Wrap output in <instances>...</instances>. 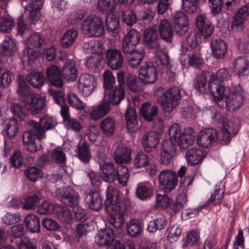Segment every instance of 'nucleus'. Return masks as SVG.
Returning a JSON list of instances; mask_svg holds the SVG:
<instances>
[{
  "label": "nucleus",
  "instance_id": "72a5a7b5",
  "mask_svg": "<svg viewBox=\"0 0 249 249\" xmlns=\"http://www.w3.org/2000/svg\"><path fill=\"white\" fill-rule=\"evenodd\" d=\"M99 126L104 135L107 137H110L115 132L116 121L113 118L107 117L101 121Z\"/></svg>",
  "mask_w": 249,
  "mask_h": 249
},
{
  "label": "nucleus",
  "instance_id": "c85d7f7f",
  "mask_svg": "<svg viewBox=\"0 0 249 249\" xmlns=\"http://www.w3.org/2000/svg\"><path fill=\"white\" fill-rule=\"evenodd\" d=\"M194 131L190 127L184 129L182 135H180L179 138L176 142H177L179 146L183 149H186L193 144L194 142Z\"/></svg>",
  "mask_w": 249,
  "mask_h": 249
},
{
  "label": "nucleus",
  "instance_id": "0eeeda50",
  "mask_svg": "<svg viewBox=\"0 0 249 249\" xmlns=\"http://www.w3.org/2000/svg\"><path fill=\"white\" fill-rule=\"evenodd\" d=\"M123 202L125 207H126V199L121 197L119 190L110 185L108 186L106 191V199L105 202L106 210L119 209Z\"/></svg>",
  "mask_w": 249,
  "mask_h": 249
},
{
  "label": "nucleus",
  "instance_id": "c9c22d12",
  "mask_svg": "<svg viewBox=\"0 0 249 249\" xmlns=\"http://www.w3.org/2000/svg\"><path fill=\"white\" fill-rule=\"evenodd\" d=\"M213 55L217 59H223L227 53V45L221 39L213 40L211 44Z\"/></svg>",
  "mask_w": 249,
  "mask_h": 249
},
{
  "label": "nucleus",
  "instance_id": "ddd939ff",
  "mask_svg": "<svg viewBox=\"0 0 249 249\" xmlns=\"http://www.w3.org/2000/svg\"><path fill=\"white\" fill-rule=\"evenodd\" d=\"M121 205L119 209L106 210L110 223L116 229L121 228L124 224V215L127 211L123 202Z\"/></svg>",
  "mask_w": 249,
  "mask_h": 249
},
{
  "label": "nucleus",
  "instance_id": "0e129e2a",
  "mask_svg": "<svg viewBox=\"0 0 249 249\" xmlns=\"http://www.w3.org/2000/svg\"><path fill=\"white\" fill-rule=\"evenodd\" d=\"M103 77L104 88L105 91L111 89L114 87L115 78L110 71H106L103 73Z\"/></svg>",
  "mask_w": 249,
  "mask_h": 249
},
{
  "label": "nucleus",
  "instance_id": "774afa93",
  "mask_svg": "<svg viewBox=\"0 0 249 249\" xmlns=\"http://www.w3.org/2000/svg\"><path fill=\"white\" fill-rule=\"evenodd\" d=\"M48 93L53 97L57 104L61 105L65 103V94L63 91L50 89H48Z\"/></svg>",
  "mask_w": 249,
  "mask_h": 249
},
{
  "label": "nucleus",
  "instance_id": "f3484780",
  "mask_svg": "<svg viewBox=\"0 0 249 249\" xmlns=\"http://www.w3.org/2000/svg\"><path fill=\"white\" fill-rule=\"evenodd\" d=\"M218 139V132L213 128H207L201 131L198 134L197 142L199 146L208 147Z\"/></svg>",
  "mask_w": 249,
  "mask_h": 249
},
{
  "label": "nucleus",
  "instance_id": "69168bd1",
  "mask_svg": "<svg viewBox=\"0 0 249 249\" xmlns=\"http://www.w3.org/2000/svg\"><path fill=\"white\" fill-rule=\"evenodd\" d=\"M54 211V206L52 203L44 201L38 206L37 212L41 214H50Z\"/></svg>",
  "mask_w": 249,
  "mask_h": 249
},
{
  "label": "nucleus",
  "instance_id": "a878e982",
  "mask_svg": "<svg viewBox=\"0 0 249 249\" xmlns=\"http://www.w3.org/2000/svg\"><path fill=\"white\" fill-rule=\"evenodd\" d=\"M125 96V91L123 88L115 87L111 89L107 90L104 94L105 100H107L113 105L119 104Z\"/></svg>",
  "mask_w": 249,
  "mask_h": 249
},
{
  "label": "nucleus",
  "instance_id": "58836bf2",
  "mask_svg": "<svg viewBox=\"0 0 249 249\" xmlns=\"http://www.w3.org/2000/svg\"><path fill=\"white\" fill-rule=\"evenodd\" d=\"M106 29L114 37L117 36L120 30L119 20L116 16L109 14L106 19Z\"/></svg>",
  "mask_w": 249,
  "mask_h": 249
},
{
  "label": "nucleus",
  "instance_id": "4c0bfd02",
  "mask_svg": "<svg viewBox=\"0 0 249 249\" xmlns=\"http://www.w3.org/2000/svg\"><path fill=\"white\" fill-rule=\"evenodd\" d=\"M101 170L102 178L105 181L112 183L116 179V171L112 163H105L102 165Z\"/></svg>",
  "mask_w": 249,
  "mask_h": 249
},
{
  "label": "nucleus",
  "instance_id": "c03bdc74",
  "mask_svg": "<svg viewBox=\"0 0 249 249\" xmlns=\"http://www.w3.org/2000/svg\"><path fill=\"white\" fill-rule=\"evenodd\" d=\"M56 215L63 223H69L72 219L71 210L66 206H58L56 209Z\"/></svg>",
  "mask_w": 249,
  "mask_h": 249
},
{
  "label": "nucleus",
  "instance_id": "1a4fd4ad",
  "mask_svg": "<svg viewBox=\"0 0 249 249\" xmlns=\"http://www.w3.org/2000/svg\"><path fill=\"white\" fill-rule=\"evenodd\" d=\"M22 5L24 7L25 13L18 18V33L23 36L29 32L31 23V1L21 0Z\"/></svg>",
  "mask_w": 249,
  "mask_h": 249
},
{
  "label": "nucleus",
  "instance_id": "a18cd8bd",
  "mask_svg": "<svg viewBox=\"0 0 249 249\" xmlns=\"http://www.w3.org/2000/svg\"><path fill=\"white\" fill-rule=\"evenodd\" d=\"M194 86L197 91L201 93H205L207 92L208 86L207 84L206 73L201 72L196 75L194 81Z\"/></svg>",
  "mask_w": 249,
  "mask_h": 249
},
{
  "label": "nucleus",
  "instance_id": "412c9836",
  "mask_svg": "<svg viewBox=\"0 0 249 249\" xmlns=\"http://www.w3.org/2000/svg\"><path fill=\"white\" fill-rule=\"evenodd\" d=\"M46 73L48 82L51 85L58 88L64 85L62 77V71L56 65H51L46 70Z\"/></svg>",
  "mask_w": 249,
  "mask_h": 249
},
{
  "label": "nucleus",
  "instance_id": "8fccbe9b",
  "mask_svg": "<svg viewBox=\"0 0 249 249\" xmlns=\"http://www.w3.org/2000/svg\"><path fill=\"white\" fill-rule=\"evenodd\" d=\"M77 156L84 163H88L90 160V149L85 142H80L78 144L77 146Z\"/></svg>",
  "mask_w": 249,
  "mask_h": 249
},
{
  "label": "nucleus",
  "instance_id": "2eb2a0df",
  "mask_svg": "<svg viewBox=\"0 0 249 249\" xmlns=\"http://www.w3.org/2000/svg\"><path fill=\"white\" fill-rule=\"evenodd\" d=\"M26 181L25 180L24 182V191L27 193L23 196L24 202L20 197H13L8 203L9 207L17 209L22 206L23 209H31V191L30 185L26 186Z\"/></svg>",
  "mask_w": 249,
  "mask_h": 249
},
{
  "label": "nucleus",
  "instance_id": "3c124183",
  "mask_svg": "<svg viewBox=\"0 0 249 249\" xmlns=\"http://www.w3.org/2000/svg\"><path fill=\"white\" fill-rule=\"evenodd\" d=\"M127 232L131 236L138 237L141 233L142 227L140 221L136 218L131 219L127 224Z\"/></svg>",
  "mask_w": 249,
  "mask_h": 249
},
{
  "label": "nucleus",
  "instance_id": "bb28decb",
  "mask_svg": "<svg viewBox=\"0 0 249 249\" xmlns=\"http://www.w3.org/2000/svg\"><path fill=\"white\" fill-rule=\"evenodd\" d=\"M144 41L149 49H160V38L157 31L152 28L146 29L143 33Z\"/></svg>",
  "mask_w": 249,
  "mask_h": 249
},
{
  "label": "nucleus",
  "instance_id": "052dcab7",
  "mask_svg": "<svg viewBox=\"0 0 249 249\" xmlns=\"http://www.w3.org/2000/svg\"><path fill=\"white\" fill-rule=\"evenodd\" d=\"M15 25L14 20L11 17L1 18L0 20V32L8 33Z\"/></svg>",
  "mask_w": 249,
  "mask_h": 249
},
{
  "label": "nucleus",
  "instance_id": "473e14b6",
  "mask_svg": "<svg viewBox=\"0 0 249 249\" xmlns=\"http://www.w3.org/2000/svg\"><path fill=\"white\" fill-rule=\"evenodd\" d=\"M159 30L161 38L167 42H170L173 36L172 24L166 19L160 20Z\"/></svg>",
  "mask_w": 249,
  "mask_h": 249
},
{
  "label": "nucleus",
  "instance_id": "20e7f679",
  "mask_svg": "<svg viewBox=\"0 0 249 249\" xmlns=\"http://www.w3.org/2000/svg\"><path fill=\"white\" fill-rule=\"evenodd\" d=\"M81 32L89 37L102 36L105 32L102 19L96 16L88 17L81 25Z\"/></svg>",
  "mask_w": 249,
  "mask_h": 249
},
{
  "label": "nucleus",
  "instance_id": "5701e85b",
  "mask_svg": "<svg viewBox=\"0 0 249 249\" xmlns=\"http://www.w3.org/2000/svg\"><path fill=\"white\" fill-rule=\"evenodd\" d=\"M126 127L131 133L137 131L139 128L138 116L136 109L133 107H128L124 113Z\"/></svg>",
  "mask_w": 249,
  "mask_h": 249
},
{
  "label": "nucleus",
  "instance_id": "f704fd0d",
  "mask_svg": "<svg viewBox=\"0 0 249 249\" xmlns=\"http://www.w3.org/2000/svg\"><path fill=\"white\" fill-rule=\"evenodd\" d=\"M158 107L149 103H144L140 109V113L143 119L148 122L155 120L158 115Z\"/></svg>",
  "mask_w": 249,
  "mask_h": 249
},
{
  "label": "nucleus",
  "instance_id": "9b49d317",
  "mask_svg": "<svg viewBox=\"0 0 249 249\" xmlns=\"http://www.w3.org/2000/svg\"><path fill=\"white\" fill-rule=\"evenodd\" d=\"M96 86V81L93 75L84 73L79 76L78 81V89L84 96L88 97L91 95Z\"/></svg>",
  "mask_w": 249,
  "mask_h": 249
},
{
  "label": "nucleus",
  "instance_id": "4468645a",
  "mask_svg": "<svg viewBox=\"0 0 249 249\" xmlns=\"http://www.w3.org/2000/svg\"><path fill=\"white\" fill-rule=\"evenodd\" d=\"M107 64L113 70H118L122 66L124 57L122 52L117 49H108L106 54Z\"/></svg>",
  "mask_w": 249,
  "mask_h": 249
},
{
  "label": "nucleus",
  "instance_id": "de8ad7c7",
  "mask_svg": "<svg viewBox=\"0 0 249 249\" xmlns=\"http://www.w3.org/2000/svg\"><path fill=\"white\" fill-rule=\"evenodd\" d=\"M31 34L28 36L24 42V49L22 52L21 56V62L24 66L31 65V53L30 51L31 47Z\"/></svg>",
  "mask_w": 249,
  "mask_h": 249
},
{
  "label": "nucleus",
  "instance_id": "e433bc0d",
  "mask_svg": "<svg viewBox=\"0 0 249 249\" xmlns=\"http://www.w3.org/2000/svg\"><path fill=\"white\" fill-rule=\"evenodd\" d=\"M16 50L15 40L10 36H5L3 41L0 44V54L2 55L10 56L14 54Z\"/></svg>",
  "mask_w": 249,
  "mask_h": 249
},
{
  "label": "nucleus",
  "instance_id": "680f3d73",
  "mask_svg": "<svg viewBox=\"0 0 249 249\" xmlns=\"http://www.w3.org/2000/svg\"><path fill=\"white\" fill-rule=\"evenodd\" d=\"M68 101L71 107L78 110H83L85 108L83 103L79 99L75 93L71 92L68 94Z\"/></svg>",
  "mask_w": 249,
  "mask_h": 249
},
{
  "label": "nucleus",
  "instance_id": "6e6552de",
  "mask_svg": "<svg viewBox=\"0 0 249 249\" xmlns=\"http://www.w3.org/2000/svg\"><path fill=\"white\" fill-rule=\"evenodd\" d=\"M231 75L230 70L225 68L218 70L215 73H212L208 83V89L211 94H214V90L216 93H218V89L221 87L226 88L221 82L228 80Z\"/></svg>",
  "mask_w": 249,
  "mask_h": 249
},
{
  "label": "nucleus",
  "instance_id": "f03ea898",
  "mask_svg": "<svg viewBox=\"0 0 249 249\" xmlns=\"http://www.w3.org/2000/svg\"><path fill=\"white\" fill-rule=\"evenodd\" d=\"M163 91L158 97V102L161 104L162 109L166 112L170 113L179 104L181 95L180 90L177 87H173L163 91L162 88L159 89L158 92Z\"/></svg>",
  "mask_w": 249,
  "mask_h": 249
},
{
  "label": "nucleus",
  "instance_id": "49530a36",
  "mask_svg": "<svg viewBox=\"0 0 249 249\" xmlns=\"http://www.w3.org/2000/svg\"><path fill=\"white\" fill-rule=\"evenodd\" d=\"M116 0H98L97 9L103 14H112L116 6Z\"/></svg>",
  "mask_w": 249,
  "mask_h": 249
},
{
  "label": "nucleus",
  "instance_id": "4d7b16f0",
  "mask_svg": "<svg viewBox=\"0 0 249 249\" xmlns=\"http://www.w3.org/2000/svg\"><path fill=\"white\" fill-rule=\"evenodd\" d=\"M136 196L142 200L150 198L153 195L152 189L143 184H139L136 189Z\"/></svg>",
  "mask_w": 249,
  "mask_h": 249
},
{
  "label": "nucleus",
  "instance_id": "37998d69",
  "mask_svg": "<svg viewBox=\"0 0 249 249\" xmlns=\"http://www.w3.org/2000/svg\"><path fill=\"white\" fill-rule=\"evenodd\" d=\"M144 49L142 48L138 49L129 54L127 57L129 66L132 68H137L144 56Z\"/></svg>",
  "mask_w": 249,
  "mask_h": 249
},
{
  "label": "nucleus",
  "instance_id": "f8f14e48",
  "mask_svg": "<svg viewBox=\"0 0 249 249\" xmlns=\"http://www.w3.org/2000/svg\"><path fill=\"white\" fill-rule=\"evenodd\" d=\"M139 77L147 84H153L157 79V71L151 62H146L139 70Z\"/></svg>",
  "mask_w": 249,
  "mask_h": 249
},
{
  "label": "nucleus",
  "instance_id": "393cba45",
  "mask_svg": "<svg viewBox=\"0 0 249 249\" xmlns=\"http://www.w3.org/2000/svg\"><path fill=\"white\" fill-rule=\"evenodd\" d=\"M24 225L22 224H19L12 227L11 236L15 239H19L18 242L15 241L17 245H19V249H31V241L22 240L21 236L24 233Z\"/></svg>",
  "mask_w": 249,
  "mask_h": 249
},
{
  "label": "nucleus",
  "instance_id": "864d4df0",
  "mask_svg": "<svg viewBox=\"0 0 249 249\" xmlns=\"http://www.w3.org/2000/svg\"><path fill=\"white\" fill-rule=\"evenodd\" d=\"M128 170V168L123 165H119L117 167L116 170V179L123 186H125L127 185V182L130 177Z\"/></svg>",
  "mask_w": 249,
  "mask_h": 249
},
{
  "label": "nucleus",
  "instance_id": "2f4dec72",
  "mask_svg": "<svg viewBox=\"0 0 249 249\" xmlns=\"http://www.w3.org/2000/svg\"><path fill=\"white\" fill-rule=\"evenodd\" d=\"M3 133L9 138L16 136L18 129V123L17 119L12 117L6 119L2 123Z\"/></svg>",
  "mask_w": 249,
  "mask_h": 249
},
{
  "label": "nucleus",
  "instance_id": "603ef678",
  "mask_svg": "<svg viewBox=\"0 0 249 249\" xmlns=\"http://www.w3.org/2000/svg\"><path fill=\"white\" fill-rule=\"evenodd\" d=\"M122 20L129 26H132L137 21V17L133 11L128 7L122 9Z\"/></svg>",
  "mask_w": 249,
  "mask_h": 249
},
{
  "label": "nucleus",
  "instance_id": "338daca9",
  "mask_svg": "<svg viewBox=\"0 0 249 249\" xmlns=\"http://www.w3.org/2000/svg\"><path fill=\"white\" fill-rule=\"evenodd\" d=\"M141 36L139 32L134 29H131L124 36V38L129 42L137 45L140 42Z\"/></svg>",
  "mask_w": 249,
  "mask_h": 249
},
{
  "label": "nucleus",
  "instance_id": "b1692460",
  "mask_svg": "<svg viewBox=\"0 0 249 249\" xmlns=\"http://www.w3.org/2000/svg\"><path fill=\"white\" fill-rule=\"evenodd\" d=\"M159 134L155 131L145 133L142 139L144 150L146 152L152 151L159 143Z\"/></svg>",
  "mask_w": 249,
  "mask_h": 249
},
{
  "label": "nucleus",
  "instance_id": "c756f323",
  "mask_svg": "<svg viewBox=\"0 0 249 249\" xmlns=\"http://www.w3.org/2000/svg\"><path fill=\"white\" fill-rule=\"evenodd\" d=\"M131 150L129 148L119 145L115 151L114 159L118 164H126L129 163L131 159Z\"/></svg>",
  "mask_w": 249,
  "mask_h": 249
},
{
  "label": "nucleus",
  "instance_id": "9d476101",
  "mask_svg": "<svg viewBox=\"0 0 249 249\" xmlns=\"http://www.w3.org/2000/svg\"><path fill=\"white\" fill-rule=\"evenodd\" d=\"M158 179L160 185L166 192L173 190L178 182L177 173L171 170H162L159 175Z\"/></svg>",
  "mask_w": 249,
  "mask_h": 249
},
{
  "label": "nucleus",
  "instance_id": "ea45409f",
  "mask_svg": "<svg viewBox=\"0 0 249 249\" xmlns=\"http://www.w3.org/2000/svg\"><path fill=\"white\" fill-rule=\"evenodd\" d=\"M78 32L74 29L67 30L63 34L60 40L61 45L63 48H68L72 45L77 37Z\"/></svg>",
  "mask_w": 249,
  "mask_h": 249
},
{
  "label": "nucleus",
  "instance_id": "09e8293b",
  "mask_svg": "<svg viewBox=\"0 0 249 249\" xmlns=\"http://www.w3.org/2000/svg\"><path fill=\"white\" fill-rule=\"evenodd\" d=\"M234 67L237 71L238 76H243L248 70L249 61L246 57L240 56L235 60Z\"/></svg>",
  "mask_w": 249,
  "mask_h": 249
},
{
  "label": "nucleus",
  "instance_id": "aec40b11",
  "mask_svg": "<svg viewBox=\"0 0 249 249\" xmlns=\"http://www.w3.org/2000/svg\"><path fill=\"white\" fill-rule=\"evenodd\" d=\"M235 124L231 122L230 124H227L226 122L221 123L220 127L221 129V141L222 144H226L231 140V132L234 135L237 133L239 129V123L237 118H234Z\"/></svg>",
  "mask_w": 249,
  "mask_h": 249
},
{
  "label": "nucleus",
  "instance_id": "4be33fe9",
  "mask_svg": "<svg viewBox=\"0 0 249 249\" xmlns=\"http://www.w3.org/2000/svg\"><path fill=\"white\" fill-rule=\"evenodd\" d=\"M85 200L88 207L94 211H99L103 208V198L98 192L86 191Z\"/></svg>",
  "mask_w": 249,
  "mask_h": 249
},
{
  "label": "nucleus",
  "instance_id": "39448f33",
  "mask_svg": "<svg viewBox=\"0 0 249 249\" xmlns=\"http://www.w3.org/2000/svg\"><path fill=\"white\" fill-rule=\"evenodd\" d=\"M57 124L56 119L53 117L45 115L39 119V122L32 120V131L39 141L44 138L46 130L53 128Z\"/></svg>",
  "mask_w": 249,
  "mask_h": 249
},
{
  "label": "nucleus",
  "instance_id": "7ed1b4c3",
  "mask_svg": "<svg viewBox=\"0 0 249 249\" xmlns=\"http://www.w3.org/2000/svg\"><path fill=\"white\" fill-rule=\"evenodd\" d=\"M216 94L217 95H214V96L217 97V100L221 102L222 98H225V104L227 107L232 110H236L240 108L244 101L243 91L242 89L238 91L231 92V89L229 87L226 88H220Z\"/></svg>",
  "mask_w": 249,
  "mask_h": 249
},
{
  "label": "nucleus",
  "instance_id": "13d9d810",
  "mask_svg": "<svg viewBox=\"0 0 249 249\" xmlns=\"http://www.w3.org/2000/svg\"><path fill=\"white\" fill-rule=\"evenodd\" d=\"M43 7L42 0H32V24L36 23L41 16L40 10Z\"/></svg>",
  "mask_w": 249,
  "mask_h": 249
},
{
  "label": "nucleus",
  "instance_id": "e2e57ef3",
  "mask_svg": "<svg viewBox=\"0 0 249 249\" xmlns=\"http://www.w3.org/2000/svg\"><path fill=\"white\" fill-rule=\"evenodd\" d=\"M182 8L186 12L193 14L198 10V2L197 0H181Z\"/></svg>",
  "mask_w": 249,
  "mask_h": 249
},
{
  "label": "nucleus",
  "instance_id": "a211bd4d",
  "mask_svg": "<svg viewBox=\"0 0 249 249\" xmlns=\"http://www.w3.org/2000/svg\"><path fill=\"white\" fill-rule=\"evenodd\" d=\"M249 16V2L240 8L234 15L231 29L234 32H241L244 28V23Z\"/></svg>",
  "mask_w": 249,
  "mask_h": 249
},
{
  "label": "nucleus",
  "instance_id": "423d86ee",
  "mask_svg": "<svg viewBox=\"0 0 249 249\" xmlns=\"http://www.w3.org/2000/svg\"><path fill=\"white\" fill-rule=\"evenodd\" d=\"M55 194L58 199L65 206L72 208L79 204L80 197L78 193L69 186L57 189Z\"/></svg>",
  "mask_w": 249,
  "mask_h": 249
},
{
  "label": "nucleus",
  "instance_id": "dca6fc26",
  "mask_svg": "<svg viewBox=\"0 0 249 249\" xmlns=\"http://www.w3.org/2000/svg\"><path fill=\"white\" fill-rule=\"evenodd\" d=\"M195 25L197 36L206 39L210 37L214 31V27L211 22L206 20V18L200 15L196 19Z\"/></svg>",
  "mask_w": 249,
  "mask_h": 249
},
{
  "label": "nucleus",
  "instance_id": "79ce46f5",
  "mask_svg": "<svg viewBox=\"0 0 249 249\" xmlns=\"http://www.w3.org/2000/svg\"><path fill=\"white\" fill-rule=\"evenodd\" d=\"M202 156L203 152L201 149L193 147L186 152L185 157L188 163L196 165L201 161Z\"/></svg>",
  "mask_w": 249,
  "mask_h": 249
},
{
  "label": "nucleus",
  "instance_id": "6ab92c4d",
  "mask_svg": "<svg viewBox=\"0 0 249 249\" xmlns=\"http://www.w3.org/2000/svg\"><path fill=\"white\" fill-rule=\"evenodd\" d=\"M172 18L176 33L179 35L185 34L189 23L188 16L183 12L178 11L173 15Z\"/></svg>",
  "mask_w": 249,
  "mask_h": 249
},
{
  "label": "nucleus",
  "instance_id": "7c9ffc66",
  "mask_svg": "<svg viewBox=\"0 0 249 249\" xmlns=\"http://www.w3.org/2000/svg\"><path fill=\"white\" fill-rule=\"evenodd\" d=\"M61 71L62 76L68 81L76 80L78 75V71L74 61L72 60L68 61L64 65Z\"/></svg>",
  "mask_w": 249,
  "mask_h": 249
},
{
  "label": "nucleus",
  "instance_id": "bf43d9fd",
  "mask_svg": "<svg viewBox=\"0 0 249 249\" xmlns=\"http://www.w3.org/2000/svg\"><path fill=\"white\" fill-rule=\"evenodd\" d=\"M46 79L43 72L41 71H32V87L40 89L46 82Z\"/></svg>",
  "mask_w": 249,
  "mask_h": 249
},
{
  "label": "nucleus",
  "instance_id": "a19ab883",
  "mask_svg": "<svg viewBox=\"0 0 249 249\" xmlns=\"http://www.w3.org/2000/svg\"><path fill=\"white\" fill-rule=\"evenodd\" d=\"M145 83L140 78H137L131 75H128L126 77V84L128 88L134 92L142 91Z\"/></svg>",
  "mask_w": 249,
  "mask_h": 249
},
{
  "label": "nucleus",
  "instance_id": "6e6d98bb",
  "mask_svg": "<svg viewBox=\"0 0 249 249\" xmlns=\"http://www.w3.org/2000/svg\"><path fill=\"white\" fill-rule=\"evenodd\" d=\"M45 106V100L40 95L32 93V115L39 113ZM34 117L32 116V118Z\"/></svg>",
  "mask_w": 249,
  "mask_h": 249
},
{
  "label": "nucleus",
  "instance_id": "f257e3e1",
  "mask_svg": "<svg viewBox=\"0 0 249 249\" xmlns=\"http://www.w3.org/2000/svg\"><path fill=\"white\" fill-rule=\"evenodd\" d=\"M17 93L24 104L25 108L18 103L11 105V110L21 121L26 120L28 113H31V72L26 76L19 75L17 79Z\"/></svg>",
  "mask_w": 249,
  "mask_h": 249
},
{
  "label": "nucleus",
  "instance_id": "5fc2aeb1",
  "mask_svg": "<svg viewBox=\"0 0 249 249\" xmlns=\"http://www.w3.org/2000/svg\"><path fill=\"white\" fill-rule=\"evenodd\" d=\"M133 165L137 168L147 166L149 159L146 154L142 151L137 152L133 159Z\"/></svg>",
  "mask_w": 249,
  "mask_h": 249
},
{
  "label": "nucleus",
  "instance_id": "cd10ccee",
  "mask_svg": "<svg viewBox=\"0 0 249 249\" xmlns=\"http://www.w3.org/2000/svg\"><path fill=\"white\" fill-rule=\"evenodd\" d=\"M114 232L112 229L108 228L101 230L95 237V243L100 246H107L113 241Z\"/></svg>",
  "mask_w": 249,
  "mask_h": 249
}]
</instances>
